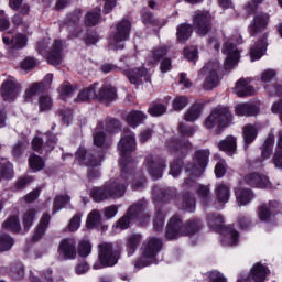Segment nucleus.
Here are the masks:
<instances>
[{
    "label": "nucleus",
    "instance_id": "43",
    "mask_svg": "<svg viewBox=\"0 0 282 282\" xmlns=\"http://www.w3.org/2000/svg\"><path fill=\"white\" fill-rule=\"evenodd\" d=\"M207 224L214 230H221V228H224V216L219 214H212L207 218Z\"/></svg>",
    "mask_w": 282,
    "mask_h": 282
},
{
    "label": "nucleus",
    "instance_id": "15",
    "mask_svg": "<svg viewBox=\"0 0 282 282\" xmlns=\"http://www.w3.org/2000/svg\"><path fill=\"white\" fill-rule=\"evenodd\" d=\"M147 166L152 180H160V177H162V171L166 165L164 163V160H162L161 158L149 155L147 158Z\"/></svg>",
    "mask_w": 282,
    "mask_h": 282
},
{
    "label": "nucleus",
    "instance_id": "6",
    "mask_svg": "<svg viewBox=\"0 0 282 282\" xmlns=\"http://www.w3.org/2000/svg\"><path fill=\"white\" fill-rule=\"evenodd\" d=\"M231 120L232 113H230V109L225 106H219L205 119V127L206 129H215V127L223 129V127H227Z\"/></svg>",
    "mask_w": 282,
    "mask_h": 282
},
{
    "label": "nucleus",
    "instance_id": "62",
    "mask_svg": "<svg viewBox=\"0 0 282 282\" xmlns=\"http://www.w3.org/2000/svg\"><path fill=\"white\" fill-rule=\"evenodd\" d=\"M182 164L183 163L181 160L172 163L171 170H170V175H172L173 177H177V175H180V173H182Z\"/></svg>",
    "mask_w": 282,
    "mask_h": 282
},
{
    "label": "nucleus",
    "instance_id": "57",
    "mask_svg": "<svg viewBox=\"0 0 282 282\" xmlns=\"http://www.w3.org/2000/svg\"><path fill=\"white\" fill-rule=\"evenodd\" d=\"M58 93L61 94L62 98L65 100V98H69V96L74 94V88L69 83L65 82L59 86Z\"/></svg>",
    "mask_w": 282,
    "mask_h": 282
},
{
    "label": "nucleus",
    "instance_id": "41",
    "mask_svg": "<svg viewBox=\"0 0 282 282\" xmlns=\"http://www.w3.org/2000/svg\"><path fill=\"white\" fill-rule=\"evenodd\" d=\"M12 177H14V169L10 162L6 161L0 165V182L2 180H12Z\"/></svg>",
    "mask_w": 282,
    "mask_h": 282
},
{
    "label": "nucleus",
    "instance_id": "22",
    "mask_svg": "<svg viewBox=\"0 0 282 282\" xmlns=\"http://www.w3.org/2000/svg\"><path fill=\"white\" fill-rule=\"evenodd\" d=\"M184 186L186 188L191 187V186H195L203 204H209L210 203V187L206 186V185H199L197 183H195V181H193V178H186L184 181Z\"/></svg>",
    "mask_w": 282,
    "mask_h": 282
},
{
    "label": "nucleus",
    "instance_id": "38",
    "mask_svg": "<svg viewBox=\"0 0 282 282\" xmlns=\"http://www.w3.org/2000/svg\"><path fill=\"white\" fill-rule=\"evenodd\" d=\"M193 34V26L189 24H181L177 28L176 36L181 43L188 41Z\"/></svg>",
    "mask_w": 282,
    "mask_h": 282
},
{
    "label": "nucleus",
    "instance_id": "16",
    "mask_svg": "<svg viewBox=\"0 0 282 282\" xmlns=\"http://www.w3.org/2000/svg\"><path fill=\"white\" fill-rule=\"evenodd\" d=\"M1 95L7 102H12V100L17 99V96L19 95V84H17L14 78H9L3 82L1 86Z\"/></svg>",
    "mask_w": 282,
    "mask_h": 282
},
{
    "label": "nucleus",
    "instance_id": "46",
    "mask_svg": "<svg viewBox=\"0 0 282 282\" xmlns=\"http://www.w3.org/2000/svg\"><path fill=\"white\" fill-rule=\"evenodd\" d=\"M100 21V9H96V11L88 12L85 17V23L89 28L94 25H98Z\"/></svg>",
    "mask_w": 282,
    "mask_h": 282
},
{
    "label": "nucleus",
    "instance_id": "63",
    "mask_svg": "<svg viewBox=\"0 0 282 282\" xmlns=\"http://www.w3.org/2000/svg\"><path fill=\"white\" fill-rule=\"evenodd\" d=\"M272 162L275 169H282V150H278L274 152Z\"/></svg>",
    "mask_w": 282,
    "mask_h": 282
},
{
    "label": "nucleus",
    "instance_id": "42",
    "mask_svg": "<svg viewBox=\"0 0 282 282\" xmlns=\"http://www.w3.org/2000/svg\"><path fill=\"white\" fill-rule=\"evenodd\" d=\"M257 139V128L252 124H247L243 128L245 144H252Z\"/></svg>",
    "mask_w": 282,
    "mask_h": 282
},
{
    "label": "nucleus",
    "instance_id": "59",
    "mask_svg": "<svg viewBox=\"0 0 282 282\" xmlns=\"http://www.w3.org/2000/svg\"><path fill=\"white\" fill-rule=\"evenodd\" d=\"M79 257H89L91 254V243L89 241H82L78 247Z\"/></svg>",
    "mask_w": 282,
    "mask_h": 282
},
{
    "label": "nucleus",
    "instance_id": "19",
    "mask_svg": "<svg viewBox=\"0 0 282 282\" xmlns=\"http://www.w3.org/2000/svg\"><path fill=\"white\" fill-rule=\"evenodd\" d=\"M279 208H281V204L276 200L269 202L268 205H262L258 212L260 221H272L274 214L279 213Z\"/></svg>",
    "mask_w": 282,
    "mask_h": 282
},
{
    "label": "nucleus",
    "instance_id": "55",
    "mask_svg": "<svg viewBox=\"0 0 282 282\" xmlns=\"http://www.w3.org/2000/svg\"><path fill=\"white\" fill-rule=\"evenodd\" d=\"M133 183H132V188L134 191H140V188H144V184H147V180L144 176H142V173L137 172L133 174Z\"/></svg>",
    "mask_w": 282,
    "mask_h": 282
},
{
    "label": "nucleus",
    "instance_id": "20",
    "mask_svg": "<svg viewBox=\"0 0 282 282\" xmlns=\"http://www.w3.org/2000/svg\"><path fill=\"white\" fill-rule=\"evenodd\" d=\"M245 182L249 186H254L256 188H273L270 178L263 174L251 173L245 177Z\"/></svg>",
    "mask_w": 282,
    "mask_h": 282
},
{
    "label": "nucleus",
    "instance_id": "36",
    "mask_svg": "<svg viewBox=\"0 0 282 282\" xmlns=\"http://www.w3.org/2000/svg\"><path fill=\"white\" fill-rule=\"evenodd\" d=\"M36 209L30 208L22 216V224L24 232H28L30 228H32V224H34V219H36Z\"/></svg>",
    "mask_w": 282,
    "mask_h": 282
},
{
    "label": "nucleus",
    "instance_id": "27",
    "mask_svg": "<svg viewBox=\"0 0 282 282\" xmlns=\"http://www.w3.org/2000/svg\"><path fill=\"white\" fill-rule=\"evenodd\" d=\"M235 113L236 116H240V117L257 116L259 113V107L248 102L237 104L235 106Z\"/></svg>",
    "mask_w": 282,
    "mask_h": 282
},
{
    "label": "nucleus",
    "instance_id": "4",
    "mask_svg": "<svg viewBox=\"0 0 282 282\" xmlns=\"http://www.w3.org/2000/svg\"><path fill=\"white\" fill-rule=\"evenodd\" d=\"M51 43L50 39L40 41L37 43L39 54L46 56L48 65H61L63 63V41L54 40Z\"/></svg>",
    "mask_w": 282,
    "mask_h": 282
},
{
    "label": "nucleus",
    "instance_id": "32",
    "mask_svg": "<svg viewBox=\"0 0 282 282\" xmlns=\"http://www.w3.org/2000/svg\"><path fill=\"white\" fill-rule=\"evenodd\" d=\"M98 88V84H94L85 89H83L77 98V102H87V100H94L97 99V93L96 89Z\"/></svg>",
    "mask_w": 282,
    "mask_h": 282
},
{
    "label": "nucleus",
    "instance_id": "7",
    "mask_svg": "<svg viewBox=\"0 0 282 282\" xmlns=\"http://www.w3.org/2000/svg\"><path fill=\"white\" fill-rule=\"evenodd\" d=\"M131 219H135L140 224L149 221V215L144 213V207L141 204L132 205L128 209L127 215L121 217L117 221V228H119L120 230H127V228H129V225L131 224Z\"/></svg>",
    "mask_w": 282,
    "mask_h": 282
},
{
    "label": "nucleus",
    "instance_id": "61",
    "mask_svg": "<svg viewBox=\"0 0 282 282\" xmlns=\"http://www.w3.org/2000/svg\"><path fill=\"white\" fill-rule=\"evenodd\" d=\"M33 67H36V59L32 57H26L21 63V69L24 72H30V69H33Z\"/></svg>",
    "mask_w": 282,
    "mask_h": 282
},
{
    "label": "nucleus",
    "instance_id": "35",
    "mask_svg": "<svg viewBox=\"0 0 282 282\" xmlns=\"http://www.w3.org/2000/svg\"><path fill=\"white\" fill-rule=\"evenodd\" d=\"M140 241H142V236L140 234H131L127 239V250L128 257H131L138 250V246H140Z\"/></svg>",
    "mask_w": 282,
    "mask_h": 282
},
{
    "label": "nucleus",
    "instance_id": "40",
    "mask_svg": "<svg viewBox=\"0 0 282 282\" xmlns=\"http://www.w3.org/2000/svg\"><path fill=\"white\" fill-rule=\"evenodd\" d=\"M101 221L102 215L97 209H94L87 216L86 226L87 228H96V226H100Z\"/></svg>",
    "mask_w": 282,
    "mask_h": 282
},
{
    "label": "nucleus",
    "instance_id": "23",
    "mask_svg": "<svg viewBox=\"0 0 282 282\" xmlns=\"http://www.w3.org/2000/svg\"><path fill=\"white\" fill-rule=\"evenodd\" d=\"M97 100H100L104 105H109L116 100V88L111 85H104L97 93Z\"/></svg>",
    "mask_w": 282,
    "mask_h": 282
},
{
    "label": "nucleus",
    "instance_id": "24",
    "mask_svg": "<svg viewBox=\"0 0 282 282\" xmlns=\"http://www.w3.org/2000/svg\"><path fill=\"white\" fill-rule=\"evenodd\" d=\"M3 43L10 45L13 50H23L28 45V36L25 34L18 33L14 36H3Z\"/></svg>",
    "mask_w": 282,
    "mask_h": 282
},
{
    "label": "nucleus",
    "instance_id": "10",
    "mask_svg": "<svg viewBox=\"0 0 282 282\" xmlns=\"http://www.w3.org/2000/svg\"><path fill=\"white\" fill-rule=\"evenodd\" d=\"M118 257L120 253L113 251V245L109 242H102L99 245V261L101 264H95L94 270H100V268L116 265L118 263Z\"/></svg>",
    "mask_w": 282,
    "mask_h": 282
},
{
    "label": "nucleus",
    "instance_id": "45",
    "mask_svg": "<svg viewBox=\"0 0 282 282\" xmlns=\"http://www.w3.org/2000/svg\"><path fill=\"white\" fill-rule=\"evenodd\" d=\"M202 115V108L199 105H193L185 113L186 122H195Z\"/></svg>",
    "mask_w": 282,
    "mask_h": 282
},
{
    "label": "nucleus",
    "instance_id": "30",
    "mask_svg": "<svg viewBox=\"0 0 282 282\" xmlns=\"http://www.w3.org/2000/svg\"><path fill=\"white\" fill-rule=\"evenodd\" d=\"M224 246H238L239 243V232L235 230L231 226L225 227V238H223Z\"/></svg>",
    "mask_w": 282,
    "mask_h": 282
},
{
    "label": "nucleus",
    "instance_id": "37",
    "mask_svg": "<svg viewBox=\"0 0 282 282\" xmlns=\"http://www.w3.org/2000/svg\"><path fill=\"white\" fill-rule=\"evenodd\" d=\"M2 228H4V230H9L10 232H21V221L19 220V217L11 216L3 221Z\"/></svg>",
    "mask_w": 282,
    "mask_h": 282
},
{
    "label": "nucleus",
    "instance_id": "29",
    "mask_svg": "<svg viewBox=\"0 0 282 282\" xmlns=\"http://www.w3.org/2000/svg\"><path fill=\"white\" fill-rule=\"evenodd\" d=\"M234 91L239 98H243V96H254L256 94L254 87L250 86L246 79L238 80Z\"/></svg>",
    "mask_w": 282,
    "mask_h": 282
},
{
    "label": "nucleus",
    "instance_id": "51",
    "mask_svg": "<svg viewBox=\"0 0 282 282\" xmlns=\"http://www.w3.org/2000/svg\"><path fill=\"white\" fill-rule=\"evenodd\" d=\"M166 46H161L152 52V55L149 59L150 65H153V63H158L160 58H163V56H166L167 54Z\"/></svg>",
    "mask_w": 282,
    "mask_h": 282
},
{
    "label": "nucleus",
    "instance_id": "9",
    "mask_svg": "<svg viewBox=\"0 0 282 282\" xmlns=\"http://www.w3.org/2000/svg\"><path fill=\"white\" fill-rule=\"evenodd\" d=\"M217 72H219L218 61L209 62L200 69V76L205 77L202 84L203 89L210 91V89H215L219 85V75Z\"/></svg>",
    "mask_w": 282,
    "mask_h": 282
},
{
    "label": "nucleus",
    "instance_id": "54",
    "mask_svg": "<svg viewBox=\"0 0 282 282\" xmlns=\"http://www.w3.org/2000/svg\"><path fill=\"white\" fill-rule=\"evenodd\" d=\"M40 111H50L52 109V97L48 95H42L39 98Z\"/></svg>",
    "mask_w": 282,
    "mask_h": 282
},
{
    "label": "nucleus",
    "instance_id": "18",
    "mask_svg": "<svg viewBox=\"0 0 282 282\" xmlns=\"http://www.w3.org/2000/svg\"><path fill=\"white\" fill-rule=\"evenodd\" d=\"M58 252L62 259H76V241L69 238L63 239L59 242Z\"/></svg>",
    "mask_w": 282,
    "mask_h": 282
},
{
    "label": "nucleus",
    "instance_id": "44",
    "mask_svg": "<svg viewBox=\"0 0 282 282\" xmlns=\"http://www.w3.org/2000/svg\"><path fill=\"white\" fill-rule=\"evenodd\" d=\"M14 246V239L8 234L0 235V251L8 252Z\"/></svg>",
    "mask_w": 282,
    "mask_h": 282
},
{
    "label": "nucleus",
    "instance_id": "28",
    "mask_svg": "<svg viewBox=\"0 0 282 282\" xmlns=\"http://www.w3.org/2000/svg\"><path fill=\"white\" fill-rule=\"evenodd\" d=\"M270 274V270L268 267L261 264V263H256L253 264L251 269V279L253 282H264L265 278Z\"/></svg>",
    "mask_w": 282,
    "mask_h": 282
},
{
    "label": "nucleus",
    "instance_id": "64",
    "mask_svg": "<svg viewBox=\"0 0 282 282\" xmlns=\"http://www.w3.org/2000/svg\"><path fill=\"white\" fill-rule=\"evenodd\" d=\"M209 282H226V279L219 271H212L209 274Z\"/></svg>",
    "mask_w": 282,
    "mask_h": 282
},
{
    "label": "nucleus",
    "instance_id": "34",
    "mask_svg": "<svg viewBox=\"0 0 282 282\" xmlns=\"http://www.w3.org/2000/svg\"><path fill=\"white\" fill-rule=\"evenodd\" d=\"M218 149L225 151V153H235L237 150V139L232 135L227 137L218 143Z\"/></svg>",
    "mask_w": 282,
    "mask_h": 282
},
{
    "label": "nucleus",
    "instance_id": "25",
    "mask_svg": "<svg viewBox=\"0 0 282 282\" xmlns=\"http://www.w3.org/2000/svg\"><path fill=\"white\" fill-rule=\"evenodd\" d=\"M216 202H218L219 207L224 208V204L230 202V187L226 184H218L215 188Z\"/></svg>",
    "mask_w": 282,
    "mask_h": 282
},
{
    "label": "nucleus",
    "instance_id": "52",
    "mask_svg": "<svg viewBox=\"0 0 282 282\" xmlns=\"http://www.w3.org/2000/svg\"><path fill=\"white\" fill-rule=\"evenodd\" d=\"M167 107L164 104H154L152 107L149 108L150 116L158 118L160 116H164L166 113Z\"/></svg>",
    "mask_w": 282,
    "mask_h": 282
},
{
    "label": "nucleus",
    "instance_id": "2",
    "mask_svg": "<svg viewBox=\"0 0 282 282\" xmlns=\"http://www.w3.org/2000/svg\"><path fill=\"white\" fill-rule=\"evenodd\" d=\"M268 14L260 13L253 18L250 25L251 36H259V41L251 47L250 56L251 61H259L268 47V34L265 28H268Z\"/></svg>",
    "mask_w": 282,
    "mask_h": 282
},
{
    "label": "nucleus",
    "instance_id": "5",
    "mask_svg": "<svg viewBox=\"0 0 282 282\" xmlns=\"http://www.w3.org/2000/svg\"><path fill=\"white\" fill-rule=\"evenodd\" d=\"M160 250H162V240L155 237L150 238L143 247L142 257L135 261L134 268L142 270V268L156 263L155 257Z\"/></svg>",
    "mask_w": 282,
    "mask_h": 282
},
{
    "label": "nucleus",
    "instance_id": "26",
    "mask_svg": "<svg viewBox=\"0 0 282 282\" xmlns=\"http://www.w3.org/2000/svg\"><path fill=\"white\" fill-rule=\"evenodd\" d=\"M50 219H52L50 214H44L41 217L40 223L37 224L32 237L33 241H39V239H43V237L45 236V230H47L50 226Z\"/></svg>",
    "mask_w": 282,
    "mask_h": 282
},
{
    "label": "nucleus",
    "instance_id": "56",
    "mask_svg": "<svg viewBox=\"0 0 282 282\" xmlns=\"http://www.w3.org/2000/svg\"><path fill=\"white\" fill-rule=\"evenodd\" d=\"M183 209L187 210V213H193L195 210V198L191 197V195H185L183 197Z\"/></svg>",
    "mask_w": 282,
    "mask_h": 282
},
{
    "label": "nucleus",
    "instance_id": "39",
    "mask_svg": "<svg viewBox=\"0 0 282 282\" xmlns=\"http://www.w3.org/2000/svg\"><path fill=\"white\" fill-rule=\"evenodd\" d=\"M147 74H149V70H147L144 67H141L129 70L127 76L132 85H138L140 78L147 76Z\"/></svg>",
    "mask_w": 282,
    "mask_h": 282
},
{
    "label": "nucleus",
    "instance_id": "21",
    "mask_svg": "<svg viewBox=\"0 0 282 282\" xmlns=\"http://www.w3.org/2000/svg\"><path fill=\"white\" fill-rule=\"evenodd\" d=\"M166 148L169 151H171V153H181L184 155L186 151H191V149H193V145L191 142H188V140L180 141L176 138H172L167 140Z\"/></svg>",
    "mask_w": 282,
    "mask_h": 282
},
{
    "label": "nucleus",
    "instance_id": "60",
    "mask_svg": "<svg viewBox=\"0 0 282 282\" xmlns=\"http://www.w3.org/2000/svg\"><path fill=\"white\" fill-rule=\"evenodd\" d=\"M120 129V121L118 119H107L106 131L108 133H116Z\"/></svg>",
    "mask_w": 282,
    "mask_h": 282
},
{
    "label": "nucleus",
    "instance_id": "31",
    "mask_svg": "<svg viewBox=\"0 0 282 282\" xmlns=\"http://www.w3.org/2000/svg\"><path fill=\"white\" fill-rule=\"evenodd\" d=\"M147 120V116L142 111L132 110L126 117V122L135 129L139 124H142Z\"/></svg>",
    "mask_w": 282,
    "mask_h": 282
},
{
    "label": "nucleus",
    "instance_id": "49",
    "mask_svg": "<svg viewBox=\"0 0 282 282\" xmlns=\"http://www.w3.org/2000/svg\"><path fill=\"white\" fill-rule=\"evenodd\" d=\"M25 274V269H23V264L21 262H18L11 267V276L15 281H21Z\"/></svg>",
    "mask_w": 282,
    "mask_h": 282
},
{
    "label": "nucleus",
    "instance_id": "14",
    "mask_svg": "<svg viewBox=\"0 0 282 282\" xmlns=\"http://www.w3.org/2000/svg\"><path fill=\"white\" fill-rule=\"evenodd\" d=\"M194 28H196L197 34L206 36L210 31V13L198 12L194 15Z\"/></svg>",
    "mask_w": 282,
    "mask_h": 282
},
{
    "label": "nucleus",
    "instance_id": "47",
    "mask_svg": "<svg viewBox=\"0 0 282 282\" xmlns=\"http://www.w3.org/2000/svg\"><path fill=\"white\" fill-rule=\"evenodd\" d=\"M188 106V97L186 96H178L175 97L172 101V109L174 111H182L185 107Z\"/></svg>",
    "mask_w": 282,
    "mask_h": 282
},
{
    "label": "nucleus",
    "instance_id": "58",
    "mask_svg": "<svg viewBox=\"0 0 282 282\" xmlns=\"http://www.w3.org/2000/svg\"><path fill=\"white\" fill-rule=\"evenodd\" d=\"M173 193H175V192H173V189H165V191L154 189V197L159 202H164V198L169 199V198L173 197Z\"/></svg>",
    "mask_w": 282,
    "mask_h": 282
},
{
    "label": "nucleus",
    "instance_id": "11",
    "mask_svg": "<svg viewBox=\"0 0 282 282\" xmlns=\"http://www.w3.org/2000/svg\"><path fill=\"white\" fill-rule=\"evenodd\" d=\"M210 158V151L198 150L194 155V163L187 167V173L191 177H202L206 166H208V160Z\"/></svg>",
    "mask_w": 282,
    "mask_h": 282
},
{
    "label": "nucleus",
    "instance_id": "3",
    "mask_svg": "<svg viewBox=\"0 0 282 282\" xmlns=\"http://www.w3.org/2000/svg\"><path fill=\"white\" fill-rule=\"evenodd\" d=\"M199 230H202V221L199 219L188 220L184 225L180 216H174L167 224L165 237L166 239H177L180 237L195 235Z\"/></svg>",
    "mask_w": 282,
    "mask_h": 282
},
{
    "label": "nucleus",
    "instance_id": "48",
    "mask_svg": "<svg viewBox=\"0 0 282 282\" xmlns=\"http://www.w3.org/2000/svg\"><path fill=\"white\" fill-rule=\"evenodd\" d=\"M69 202H70V198L67 195L56 196L54 199V206H53L54 213H58V210L65 208V206H67Z\"/></svg>",
    "mask_w": 282,
    "mask_h": 282
},
{
    "label": "nucleus",
    "instance_id": "53",
    "mask_svg": "<svg viewBox=\"0 0 282 282\" xmlns=\"http://www.w3.org/2000/svg\"><path fill=\"white\" fill-rule=\"evenodd\" d=\"M29 164L32 169V171H41L43 166H45V163L43 162V159L41 156L33 154L29 159Z\"/></svg>",
    "mask_w": 282,
    "mask_h": 282
},
{
    "label": "nucleus",
    "instance_id": "1",
    "mask_svg": "<svg viewBox=\"0 0 282 282\" xmlns=\"http://www.w3.org/2000/svg\"><path fill=\"white\" fill-rule=\"evenodd\" d=\"M137 149L135 134L127 132L118 143V150L122 158L121 161V175L119 178H111L106 182L101 187H96L91 192V197L95 202H105L107 199H120L124 197L127 191V180L133 177V163H130L129 154L133 153Z\"/></svg>",
    "mask_w": 282,
    "mask_h": 282
},
{
    "label": "nucleus",
    "instance_id": "50",
    "mask_svg": "<svg viewBox=\"0 0 282 282\" xmlns=\"http://www.w3.org/2000/svg\"><path fill=\"white\" fill-rule=\"evenodd\" d=\"M164 217H166V212L164 210H158L154 223H153V228L156 232H160L162 228H164Z\"/></svg>",
    "mask_w": 282,
    "mask_h": 282
},
{
    "label": "nucleus",
    "instance_id": "13",
    "mask_svg": "<svg viewBox=\"0 0 282 282\" xmlns=\"http://www.w3.org/2000/svg\"><path fill=\"white\" fill-rule=\"evenodd\" d=\"M223 54L226 55L225 69L230 70L239 63V50L230 42H226L223 46Z\"/></svg>",
    "mask_w": 282,
    "mask_h": 282
},
{
    "label": "nucleus",
    "instance_id": "17",
    "mask_svg": "<svg viewBox=\"0 0 282 282\" xmlns=\"http://www.w3.org/2000/svg\"><path fill=\"white\" fill-rule=\"evenodd\" d=\"M54 80L53 74H47L42 83L33 84L29 89L25 91V100H31L33 96L37 94H42L45 89H50L52 82Z\"/></svg>",
    "mask_w": 282,
    "mask_h": 282
},
{
    "label": "nucleus",
    "instance_id": "33",
    "mask_svg": "<svg viewBox=\"0 0 282 282\" xmlns=\"http://www.w3.org/2000/svg\"><path fill=\"white\" fill-rule=\"evenodd\" d=\"M252 197H254V195L250 189L238 188L236 191V199H237L238 206H246L247 204H250V202H252Z\"/></svg>",
    "mask_w": 282,
    "mask_h": 282
},
{
    "label": "nucleus",
    "instance_id": "12",
    "mask_svg": "<svg viewBox=\"0 0 282 282\" xmlns=\"http://www.w3.org/2000/svg\"><path fill=\"white\" fill-rule=\"evenodd\" d=\"M129 32H131V22L123 20L118 23L117 32L110 36V45L115 50H122L124 47V41L129 39Z\"/></svg>",
    "mask_w": 282,
    "mask_h": 282
},
{
    "label": "nucleus",
    "instance_id": "8",
    "mask_svg": "<svg viewBox=\"0 0 282 282\" xmlns=\"http://www.w3.org/2000/svg\"><path fill=\"white\" fill-rule=\"evenodd\" d=\"M76 158L84 166H89L88 180H98L100 177V172L96 170V166H100L102 156L96 158L94 154L87 153L85 148H79L76 152Z\"/></svg>",
    "mask_w": 282,
    "mask_h": 282
}]
</instances>
